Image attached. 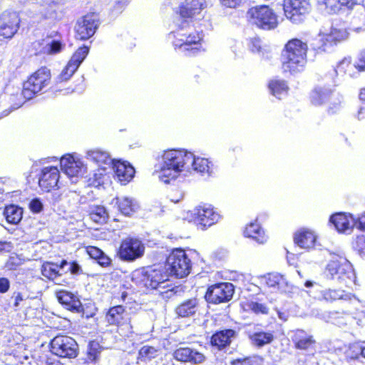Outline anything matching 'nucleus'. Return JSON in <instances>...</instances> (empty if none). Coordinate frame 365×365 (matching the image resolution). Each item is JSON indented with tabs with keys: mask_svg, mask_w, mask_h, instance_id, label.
<instances>
[{
	"mask_svg": "<svg viewBox=\"0 0 365 365\" xmlns=\"http://www.w3.org/2000/svg\"><path fill=\"white\" fill-rule=\"evenodd\" d=\"M317 235L312 230L302 227L294 235V242L300 248L310 250L314 248L317 242Z\"/></svg>",
	"mask_w": 365,
	"mask_h": 365,
	"instance_id": "a878e982",
	"label": "nucleus"
},
{
	"mask_svg": "<svg viewBox=\"0 0 365 365\" xmlns=\"http://www.w3.org/2000/svg\"><path fill=\"white\" fill-rule=\"evenodd\" d=\"M4 215L9 223L16 225L22 219L23 210L18 205L13 204L9 205L5 207Z\"/></svg>",
	"mask_w": 365,
	"mask_h": 365,
	"instance_id": "58836bf2",
	"label": "nucleus"
},
{
	"mask_svg": "<svg viewBox=\"0 0 365 365\" xmlns=\"http://www.w3.org/2000/svg\"><path fill=\"white\" fill-rule=\"evenodd\" d=\"M354 67L359 72L365 71V51L361 53L359 61L354 64Z\"/></svg>",
	"mask_w": 365,
	"mask_h": 365,
	"instance_id": "e2e57ef3",
	"label": "nucleus"
},
{
	"mask_svg": "<svg viewBox=\"0 0 365 365\" xmlns=\"http://www.w3.org/2000/svg\"><path fill=\"white\" fill-rule=\"evenodd\" d=\"M354 65L351 63V62L349 60L344 59L341 61H340L337 66L336 69L339 72H343L346 73L349 68H351Z\"/></svg>",
	"mask_w": 365,
	"mask_h": 365,
	"instance_id": "bf43d9fd",
	"label": "nucleus"
},
{
	"mask_svg": "<svg viewBox=\"0 0 365 365\" xmlns=\"http://www.w3.org/2000/svg\"><path fill=\"white\" fill-rule=\"evenodd\" d=\"M103 350V347L100 344L92 340L88 342V349L86 353V359L88 363L96 364L101 357V354Z\"/></svg>",
	"mask_w": 365,
	"mask_h": 365,
	"instance_id": "37998d69",
	"label": "nucleus"
},
{
	"mask_svg": "<svg viewBox=\"0 0 365 365\" xmlns=\"http://www.w3.org/2000/svg\"><path fill=\"white\" fill-rule=\"evenodd\" d=\"M267 87L271 94L278 98L282 94H287L289 90L287 82L279 78L271 79L268 82Z\"/></svg>",
	"mask_w": 365,
	"mask_h": 365,
	"instance_id": "ea45409f",
	"label": "nucleus"
},
{
	"mask_svg": "<svg viewBox=\"0 0 365 365\" xmlns=\"http://www.w3.org/2000/svg\"><path fill=\"white\" fill-rule=\"evenodd\" d=\"M248 309L256 314H267L269 308L264 304L257 302H249L247 303Z\"/></svg>",
	"mask_w": 365,
	"mask_h": 365,
	"instance_id": "09e8293b",
	"label": "nucleus"
},
{
	"mask_svg": "<svg viewBox=\"0 0 365 365\" xmlns=\"http://www.w3.org/2000/svg\"><path fill=\"white\" fill-rule=\"evenodd\" d=\"M157 172L158 173V178L160 180L165 184H169L172 181L175 180L180 173V170L173 168L172 166H169L164 162H162V164Z\"/></svg>",
	"mask_w": 365,
	"mask_h": 365,
	"instance_id": "e433bc0d",
	"label": "nucleus"
},
{
	"mask_svg": "<svg viewBox=\"0 0 365 365\" xmlns=\"http://www.w3.org/2000/svg\"><path fill=\"white\" fill-rule=\"evenodd\" d=\"M247 337L251 344L256 348H262L266 345L272 344L275 336L273 331H259L249 333Z\"/></svg>",
	"mask_w": 365,
	"mask_h": 365,
	"instance_id": "7c9ffc66",
	"label": "nucleus"
},
{
	"mask_svg": "<svg viewBox=\"0 0 365 365\" xmlns=\"http://www.w3.org/2000/svg\"><path fill=\"white\" fill-rule=\"evenodd\" d=\"M237 333L232 329H225L216 331L210 339V345L218 351L228 348Z\"/></svg>",
	"mask_w": 365,
	"mask_h": 365,
	"instance_id": "412c9836",
	"label": "nucleus"
},
{
	"mask_svg": "<svg viewBox=\"0 0 365 365\" xmlns=\"http://www.w3.org/2000/svg\"><path fill=\"white\" fill-rule=\"evenodd\" d=\"M189 163H192L193 170L200 174L210 175L212 173V163L207 158H195L192 155V159Z\"/></svg>",
	"mask_w": 365,
	"mask_h": 365,
	"instance_id": "a19ab883",
	"label": "nucleus"
},
{
	"mask_svg": "<svg viewBox=\"0 0 365 365\" xmlns=\"http://www.w3.org/2000/svg\"><path fill=\"white\" fill-rule=\"evenodd\" d=\"M102 267H109L112 264V259L103 250L94 259Z\"/></svg>",
	"mask_w": 365,
	"mask_h": 365,
	"instance_id": "864d4df0",
	"label": "nucleus"
},
{
	"mask_svg": "<svg viewBox=\"0 0 365 365\" xmlns=\"http://www.w3.org/2000/svg\"><path fill=\"white\" fill-rule=\"evenodd\" d=\"M325 274L341 287L351 288L356 284V274L348 262L330 261L326 267Z\"/></svg>",
	"mask_w": 365,
	"mask_h": 365,
	"instance_id": "39448f33",
	"label": "nucleus"
},
{
	"mask_svg": "<svg viewBox=\"0 0 365 365\" xmlns=\"http://www.w3.org/2000/svg\"><path fill=\"white\" fill-rule=\"evenodd\" d=\"M322 299L327 302H334L336 300H341L350 303L356 299L355 294L346 293L344 291H339L336 289H327L323 292Z\"/></svg>",
	"mask_w": 365,
	"mask_h": 365,
	"instance_id": "473e14b6",
	"label": "nucleus"
},
{
	"mask_svg": "<svg viewBox=\"0 0 365 365\" xmlns=\"http://www.w3.org/2000/svg\"><path fill=\"white\" fill-rule=\"evenodd\" d=\"M292 341L294 348L300 350H308L312 348L316 343L312 336L301 329H297L294 332Z\"/></svg>",
	"mask_w": 365,
	"mask_h": 365,
	"instance_id": "c756f323",
	"label": "nucleus"
},
{
	"mask_svg": "<svg viewBox=\"0 0 365 365\" xmlns=\"http://www.w3.org/2000/svg\"><path fill=\"white\" fill-rule=\"evenodd\" d=\"M145 252V247L140 240L135 237H127L121 240L116 254L123 262H133L141 257Z\"/></svg>",
	"mask_w": 365,
	"mask_h": 365,
	"instance_id": "6e6552de",
	"label": "nucleus"
},
{
	"mask_svg": "<svg viewBox=\"0 0 365 365\" xmlns=\"http://www.w3.org/2000/svg\"><path fill=\"white\" fill-rule=\"evenodd\" d=\"M284 16L293 23L303 21L311 9L310 0H283Z\"/></svg>",
	"mask_w": 365,
	"mask_h": 365,
	"instance_id": "4468645a",
	"label": "nucleus"
},
{
	"mask_svg": "<svg viewBox=\"0 0 365 365\" xmlns=\"http://www.w3.org/2000/svg\"><path fill=\"white\" fill-rule=\"evenodd\" d=\"M249 47L252 52L259 53L262 51V41L259 37L251 38L249 40Z\"/></svg>",
	"mask_w": 365,
	"mask_h": 365,
	"instance_id": "6e6d98bb",
	"label": "nucleus"
},
{
	"mask_svg": "<svg viewBox=\"0 0 365 365\" xmlns=\"http://www.w3.org/2000/svg\"><path fill=\"white\" fill-rule=\"evenodd\" d=\"M60 166L63 172L69 178L78 177L83 173V165L78 159H75L72 154L67 153L61 157Z\"/></svg>",
	"mask_w": 365,
	"mask_h": 365,
	"instance_id": "5701e85b",
	"label": "nucleus"
},
{
	"mask_svg": "<svg viewBox=\"0 0 365 365\" xmlns=\"http://www.w3.org/2000/svg\"><path fill=\"white\" fill-rule=\"evenodd\" d=\"M69 272H71V274L79 275L83 273L82 268L77 261H72L69 263Z\"/></svg>",
	"mask_w": 365,
	"mask_h": 365,
	"instance_id": "052dcab7",
	"label": "nucleus"
},
{
	"mask_svg": "<svg viewBox=\"0 0 365 365\" xmlns=\"http://www.w3.org/2000/svg\"><path fill=\"white\" fill-rule=\"evenodd\" d=\"M29 209L34 213H39L43 210V204L38 198H34L29 203Z\"/></svg>",
	"mask_w": 365,
	"mask_h": 365,
	"instance_id": "4d7b16f0",
	"label": "nucleus"
},
{
	"mask_svg": "<svg viewBox=\"0 0 365 365\" xmlns=\"http://www.w3.org/2000/svg\"><path fill=\"white\" fill-rule=\"evenodd\" d=\"M40 5L42 7V11L45 15L51 16L56 14L59 8V2L58 0H41Z\"/></svg>",
	"mask_w": 365,
	"mask_h": 365,
	"instance_id": "c03bdc74",
	"label": "nucleus"
},
{
	"mask_svg": "<svg viewBox=\"0 0 365 365\" xmlns=\"http://www.w3.org/2000/svg\"><path fill=\"white\" fill-rule=\"evenodd\" d=\"M89 50L90 48L86 45L78 47L72 54L66 65L57 76L56 82L61 83L68 81L86 59L89 53Z\"/></svg>",
	"mask_w": 365,
	"mask_h": 365,
	"instance_id": "9b49d317",
	"label": "nucleus"
},
{
	"mask_svg": "<svg viewBox=\"0 0 365 365\" xmlns=\"http://www.w3.org/2000/svg\"><path fill=\"white\" fill-rule=\"evenodd\" d=\"M63 45L58 40H53L50 43L48 44L47 53L53 55L60 53L63 49Z\"/></svg>",
	"mask_w": 365,
	"mask_h": 365,
	"instance_id": "5fc2aeb1",
	"label": "nucleus"
},
{
	"mask_svg": "<svg viewBox=\"0 0 365 365\" xmlns=\"http://www.w3.org/2000/svg\"><path fill=\"white\" fill-rule=\"evenodd\" d=\"M264 285L274 292H285L289 287L286 277L278 272H269L262 277Z\"/></svg>",
	"mask_w": 365,
	"mask_h": 365,
	"instance_id": "4be33fe9",
	"label": "nucleus"
},
{
	"mask_svg": "<svg viewBox=\"0 0 365 365\" xmlns=\"http://www.w3.org/2000/svg\"><path fill=\"white\" fill-rule=\"evenodd\" d=\"M46 365H64L58 359L53 356H47L45 360Z\"/></svg>",
	"mask_w": 365,
	"mask_h": 365,
	"instance_id": "338daca9",
	"label": "nucleus"
},
{
	"mask_svg": "<svg viewBox=\"0 0 365 365\" xmlns=\"http://www.w3.org/2000/svg\"><path fill=\"white\" fill-rule=\"evenodd\" d=\"M115 200L118 211L123 215L129 216L135 212L136 206L131 199L116 197Z\"/></svg>",
	"mask_w": 365,
	"mask_h": 365,
	"instance_id": "79ce46f5",
	"label": "nucleus"
},
{
	"mask_svg": "<svg viewBox=\"0 0 365 365\" xmlns=\"http://www.w3.org/2000/svg\"><path fill=\"white\" fill-rule=\"evenodd\" d=\"M100 24L98 13L89 12L77 20L74 27L75 38L79 41H86L96 32Z\"/></svg>",
	"mask_w": 365,
	"mask_h": 365,
	"instance_id": "1a4fd4ad",
	"label": "nucleus"
},
{
	"mask_svg": "<svg viewBox=\"0 0 365 365\" xmlns=\"http://www.w3.org/2000/svg\"><path fill=\"white\" fill-rule=\"evenodd\" d=\"M329 222L340 233H344L348 230H352L355 227V217L348 213L336 212L329 217Z\"/></svg>",
	"mask_w": 365,
	"mask_h": 365,
	"instance_id": "393cba45",
	"label": "nucleus"
},
{
	"mask_svg": "<svg viewBox=\"0 0 365 365\" xmlns=\"http://www.w3.org/2000/svg\"><path fill=\"white\" fill-rule=\"evenodd\" d=\"M220 218V214L215 210L214 207L210 205L198 206L195 208L193 215L194 221L203 230H205L217 223Z\"/></svg>",
	"mask_w": 365,
	"mask_h": 365,
	"instance_id": "dca6fc26",
	"label": "nucleus"
},
{
	"mask_svg": "<svg viewBox=\"0 0 365 365\" xmlns=\"http://www.w3.org/2000/svg\"><path fill=\"white\" fill-rule=\"evenodd\" d=\"M221 4L227 8H236L241 0H219Z\"/></svg>",
	"mask_w": 365,
	"mask_h": 365,
	"instance_id": "69168bd1",
	"label": "nucleus"
},
{
	"mask_svg": "<svg viewBox=\"0 0 365 365\" xmlns=\"http://www.w3.org/2000/svg\"><path fill=\"white\" fill-rule=\"evenodd\" d=\"M87 157L91 160L96 163H106L107 162L108 155L105 151H102L98 149H94L88 152Z\"/></svg>",
	"mask_w": 365,
	"mask_h": 365,
	"instance_id": "a18cd8bd",
	"label": "nucleus"
},
{
	"mask_svg": "<svg viewBox=\"0 0 365 365\" xmlns=\"http://www.w3.org/2000/svg\"><path fill=\"white\" fill-rule=\"evenodd\" d=\"M243 235L245 237L253 240L258 244H264L268 240V236L266 235L264 230L257 220L245 225L243 230Z\"/></svg>",
	"mask_w": 365,
	"mask_h": 365,
	"instance_id": "bb28decb",
	"label": "nucleus"
},
{
	"mask_svg": "<svg viewBox=\"0 0 365 365\" xmlns=\"http://www.w3.org/2000/svg\"><path fill=\"white\" fill-rule=\"evenodd\" d=\"M205 6L206 5L194 0H185L178 8V14L181 19L180 21H187L190 24H195V16L200 14Z\"/></svg>",
	"mask_w": 365,
	"mask_h": 365,
	"instance_id": "a211bd4d",
	"label": "nucleus"
},
{
	"mask_svg": "<svg viewBox=\"0 0 365 365\" xmlns=\"http://www.w3.org/2000/svg\"><path fill=\"white\" fill-rule=\"evenodd\" d=\"M23 264L22 259L18 256H10L5 262V268L9 271H16Z\"/></svg>",
	"mask_w": 365,
	"mask_h": 365,
	"instance_id": "8fccbe9b",
	"label": "nucleus"
},
{
	"mask_svg": "<svg viewBox=\"0 0 365 365\" xmlns=\"http://www.w3.org/2000/svg\"><path fill=\"white\" fill-rule=\"evenodd\" d=\"M173 357L175 361L181 363L199 364L205 361V356L196 349L190 347H179L173 352Z\"/></svg>",
	"mask_w": 365,
	"mask_h": 365,
	"instance_id": "aec40b11",
	"label": "nucleus"
},
{
	"mask_svg": "<svg viewBox=\"0 0 365 365\" xmlns=\"http://www.w3.org/2000/svg\"><path fill=\"white\" fill-rule=\"evenodd\" d=\"M166 262L170 274L176 278L187 277L191 271L192 262L186 252L182 248L173 249L169 253Z\"/></svg>",
	"mask_w": 365,
	"mask_h": 365,
	"instance_id": "423d86ee",
	"label": "nucleus"
},
{
	"mask_svg": "<svg viewBox=\"0 0 365 365\" xmlns=\"http://www.w3.org/2000/svg\"><path fill=\"white\" fill-rule=\"evenodd\" d=\"M88 216L91 220L98 225L106 224L109 218V215L106 207L99 205L91 206L88 210Z\"/></svg>",
	"mask_w": 365,
	"mask_h": 365,
	"instance_id": "f704fd0d",
	"label": "nucleus"
},
{
	"mask_svg": "<svg viewBox=\"0 0 365 365\" xmlns=\"http://www.w3.org/2000/svg\"><path fill=\"white\" fill-rule=\"evenodd\" d=\"M10 287L9 280L6 277L0 278V293H6Z\"/></svg>",
	"mask_w": 365,
	"mask_h": 365,
	"instance_id": "0e129e2a",
	"label": "nucleus"
},
{
	"mask_svg": "<svg viewBox=\"0 0 365 365\" xmlns=\"http://www.w3.org/2000/svg\"><path fill=\"white\" fill-rule=\"evenodd\" d=\"M170 274L163 267H147L140 274V282L145 287L150 289H157L169 280Z\"/></svg>",
	"mask_w": 365,
	"mask_h": 365,
	"instance_id": "2eb2a0df",
	"label": "nucleus"
},
{
	"mask_svg": "<svg viewBox=\"0 0 365 365\" xmlns=\"http://www.w3.org/2000/svg\"><path fill=\"white\" fill-rule=\"evenodd\" d=\"M247 18L252 25L262 30H273L279 24L277 13L267 4L252 6L247 11Z\"/></svg>",
	"mask_w": 365,
	"mask_h": 365,
	"instance_id": "20e7f679",
	"label": "nucleus"
},
{
	"mask_svg": "<svg viewBox=\"0 0 365 365\" xmlns=\"http://www.w3.org/2000/svg\"><path fill=\"white\" fill-rule=\"evenodd\" d=\"M199 306V300L196 297L185 299L179 304L175 312L179 317H189L194 315Z\"/></svg>",
	"mask_w": 365,
	"mask_h": 365,
	"instance_id": "2f4dec72",
	"label": "nucleus"
},
{
	"mask_svg": "<svg viewBox=\"0 0 365 365\" xmlns=\"http://www.w3.org/2000/svg\"><path fill=\"white\" fill-rule=\"evenodd\" d=\"M235 289L232 284L220 282L207 287L205 294V300L212 304H219L229 302L234 294Z\"/></svg>",
	"mask_w": 365,
	"mask_h": 365,
	"instance_id": "f8f14e48",
	"label": "nucleus"
},
{
	"mask_svg": "<svg viewBox=\"0 0 365 365\" xmlns=\"http://www.w3.org/2000/svg\"><path fill=\"white\" fill-rule=\"evenodd\" d=\"M81 310L78 313L82 314V317L86 319L93 317L97 312V308L94 304H85L84 306L81 302Z\"/></svg>",
	"mask_w": 365,
	"mask_h": 365,
	"instance_id": "603ef678",
	"label": "nucleus"
},
{
	"mask_svg": "<svg viewBox=\"0 0 365 365\" xmlns=\"http://www.w3.org/2000/svg\"><path fill=\"white\" fill-rule=\"evenodd\" d=\"M49 346L51 352L61 358L75 359L79 353L76 341L65 334H57L51 340Z\"/></svg>",
	"mask_w": 365,
	"mask_h": 365,
	"instance_id": "0eeeda50",
	"label": "nucleus"
},
{
	"mask_svg": "<svg viewBox=\"0 0 365 365\" xmlns=\"http://www.w3.org/2000/svg\"><path fill=\"white\" fill-rule=\"evenodd\" d=\"M105 320L108 325L115 327L118 330L133 329L130 315L123 305L110 307L105 313Z\"/></svg>",
	"mask_w": 365,
	"mask_h": 365,
	"instance_id": "9d476101",
	"label": "nucleus"
},
{
	"mask_svg": "<svg viewBox=\"0 0 365 365\" xmlns=\"http://www.w3.org/2000/svg\"><path fill=\"white\" fill-rule=\"evenodd\" d=\"M55 296L58 302L66 309L73 313H78V312L81 310V302L80 299L73 292L65 289H60L56 292Z\"/></svg>",
	"mask_w": 365,
	"mask_h": 365,
	"instance_id": "b1692460",
	"label": "nucleus"
},
{
	"mask_svg": "<svg viewBox=\"0 0 365 365\" xmlns=\"http://www.w3.org/2000/svg\"><path fill=\"white\" fill-rule=\"evenodd\" d=\"M11 247V242L6 241H0V253L4 252H9Z\"/></svg>",
	"mask_w": 365,
	"mask_h": 365,
	"instance_id": "774afa93",
	"label": "nucleus"
},
{
	"mask_svg": "<svg viewBox=\"0 0 365 365\" xmlns=\"http://www.w3.org/2000/svg\"><path fill=\"white\" fill-rule=\"evenodd\" d=\"M59 178L60 173L56 166L45 167L41 171L39 187L45 192H50L57 187Z\"/></svg>",
	"mask_w": 365,
	"mask_h": 365,
	"instance_id": "6ab92c4d",
	"label": "nucleus"
},
{
	"mask_svg": "<svg viewBox=\"0 0 365 365\" xmlns=\"http://www.w3.org/2000/svg\"><path fill=\"white\" fill-rule=\"evenodd\" d=\"M113 168L115 176L121 183H127L134 177V168L125 161L115 160L113 161Z\"/></svg>",
	"mask_w": 365,
	"mask_h": 365,
	"instance_id": "cd10ccee",
	"label": "nucleus"
},
{
	"mask_svg": "<svg viewBox=\"0 0 365 365\" xmlns=\"http://www.w3.org/2000/svg\"><path fill=\"white\" fill-rule=\"evenodd\" d=\"M163 162L182 172L192 159V153L182 150H168L162 155Z\"/></svg>",
	"mask_w": 365,
	"mask_h": 365,
	"instance_id": "f3484780",
	"label": "nucleus"
},
{
	"mask_svg": "<svg viewBox=\"0 0 365 365\" xmlns=\"http://www.w3.org/2000/svg\"><path fill=\"white\" fill-rule=\"evenodd\" d=\"M262 360L257 356H247L242 358H237L230 361V365H258V361Z\"/></svg>",
	"mask_w": 365,
	"mask_h": 365,
	"instance_id": "49530a36",
	"label": "nucleus"
},
{
	"mask_svg": "<svg viewBox=\"0 0 365 365\" xmlns=\"http://www.w3.org/2000/svg\"><path fill=\"white\" fill-rule=\"evenodd\" d=\"M172 37L173 46L177 48H182L191 54H195L202 50L204 33L195 24H190L187 21H180L175 31L170 34Z\"/></svg>",
	"mask_w": 365,
	"mask_h": 365,
	"instance_id": "f257e3e1",
	"label": "nucleus"
},
{
	"mask_svg": "<svg viewBox=\"0 0 365 365\" xmlns=\"http://www.w3.org/2000/svg\"><path fill=\"white\" fill-rule=\"evenodd\" d=\"M21 17L19 12L7 9L0 14V36L4 39H11L18 32Z\"/></svg>",
	"mask_w": 365,
	"mask_h": 365,
	"instance_id": "ddd939ff",
	"label": "nucleus"
},
{
	"mask_svg": "<svg viewBox=\"0 0 365 365\" xmlns=\"http://www.w3.org/2000/svg\"><path fill=\"white\" fill-rule=\"evenodd\" d=\"M348 33L345 29L331 28L329 33L326 34L322 38L323 45L331 46L346 38Z\"/></svg>",
	"mask_w": 365,
	"mask_h": 365,
	"instance_id": "72a5a7b5",
	"label": "nucleus"
},
{
	"mask_svg": "<svg viewBox=\"0 0 365 365\" xmlns=\"http://www.w3.org/2000/svg\"><path fill=\"white\" fill-rule=\"evenodd\" d=\"M317 3L329 14H336L345 7L351 9L356 4L355 0H317Z\"/></svg>",
	"mask_w": 365,
	"mask_h": 365,
	"instance_id": "c85d7f7f",
	"label": "nucleus"
},
{
	"mask_svg": "<svg viewBox=\"0 0 365 365\" xmlns=\"http://www.w3.org/2000/svg\"><path fill=\"white\" fill-rule=\"evenodd\" d=\"M158 349L152 346H143L139 351L138 356L140 359L146 360L155 358L157 356Z\"/></svg>",
	"mask_w": 365,
	"mask_h": 365,
	"instance_id": "de8ad7c7",
	"label": "nucleus"
},
{
	"mask_svg": "<svg viewBox=\"0 0 365 365\" xmlns=\"http://www.w3.org/2000/svg\"><path fill=\"white\" fill-rule=\"evenodd\" d=\"M355 227L360 231L365 232V212L359 217L355 218Z\"/></svg>",
	"mask_w": 365,
	"mask_h": 365,
	"instance_id": "680f3d73",
	"label": "nucleus"
},
{
	"mask_svg": "<svg viewBox=\"0 0 365 365\" xmlns=\"http://www.w3.org/2000/svg\"><path fill=\"white\" fill-rule=\"evenodd\" d=\"M352 247L360 255H365V236H357L352 242Z\"/></svg>",
	"mask_w": 365,
	"mask_h": 365,
	"instance_id": "3c124183",
	"label": "nucleus"
},
{
	"mask_svg": "<svg viewBox=\"0 0 365 365\" xmlns=\"http://www.w3.org/2000/svg\"><path fill=\"white\" fill-rule=\"evenodd\" d=\"M51 80V71L46 66H41L30 73L22 83L21 91L22 103L33 99L38 93H45Z\"/></svg>",
	"mask_w": 365,
	"mask_h": 365,
	"instance_id": "7ed1b4c3",
	"label": "nucleus"
},
{
	"mask_svg": "<svg viewBox=\"0 0 365 365\" xmlns=\"http://www.w3.org/2000/svg\"><path fill=\"white\" fill-rule=\"evenodd\" d=\"M85 250L86 254L93 259H95L102 251L99 247L92 245L85 247Z\"/></svg>",
	"mask_w": 365,
	"mask_h": 365,
	"instance_id": "13d9d810",
	"label": "nucleus"
},
{
	"mask_svg": "<svg viewBox=\"0 0 365 365\" xmlns=\"http://www.w3.org/2000/svg\"><path fill=\"white\" fill-rule=\"evenodd\" d=\"M308 46L306 42L294 38L284 45L282 53V67L284 72H299L306 64Z\"/></svg>",
	"mask_w": 365,
	"mask_h": 365,
	"instance_id": "f03ea898",
	"label": "nucleus"
},
{
	"mask_svg": "<svg viewBox=\"0 0 365 365\" xmlns=\"http://www.w3.org/2000/svg\"><path fill=\"white\" fill-rule=\"evenodd\" d=\"M41 274L49 281H54L61 276L56 263L50 261H45L41 265Z\"/></svg>",
	"mask_w": 365,
	"mask_h": 365,
	"instance_id": "4c0bfd02",
	"label": "nucleus"
},
{
	"mask_svg": "<svg viewBox=\"0 0 365 365\" xmlns=\"http://www.w3.org/2000/svg\"><path fill=\"white\" fill-rule=\"evenodd\" d=\"M331 91L323 88H316L312 91L309 99L312 105L322 106L330 101Z\"/></svg>",
	"mask_w": 365,
	"mask_h": 365,
	"instance_id": "c9c22d12",
	"label": "nucleus"
}]
</instances>
